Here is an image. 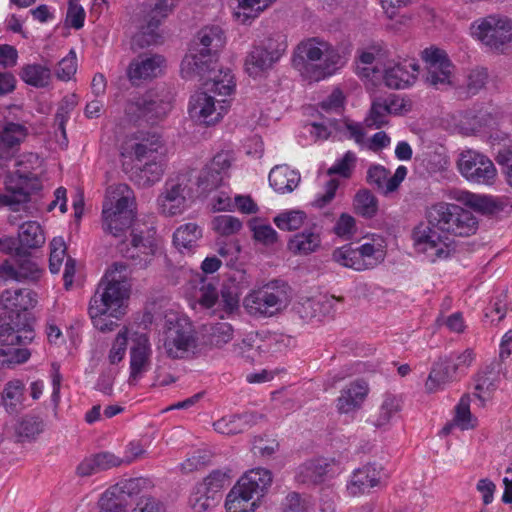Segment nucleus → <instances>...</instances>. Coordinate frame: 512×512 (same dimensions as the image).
Segmentation results:
<instances>
[{
  "label": "nucleus",
  "mask_w": 512,
  "mask_h": 512,
  "mask_svg": "<svg viewBox=\"0 0 512 512\" xmlns=\"http://www.w3.org/2000/svg\"><path fill=\"white\" fill-rule=\"evenodd\" d=\"M356 154L352 151H347L342 158L328 169V175H339L343 178H350L356 164Z\"/></svg>",
  "instance_id": "nucleus-53"
},
{
  "label": "nucleus",
  "mask_w": 512,
  "mask_h": 512,
  "mask_svg": "<svg viewBox=\"0 0 512 512\" xmlns=\"http://www.w3.org/2000/svg\"><path fill=\"white\" fill-rule=\"evenodd\" d=\"M406 175L407 168L405 166H399L395 173L390 176V172L384 166L376 164L368 168L366 181L384 194H389L398 189Z\"/></svg>",
  "instance_id": "nucleus-21"
},
{
  "label": "nucleus",
  "mask_w": 512,
  "mask_h": 512,
  "mask_svg": "<svg viewBox=\"0 0 512 512\" xmlns=\"http://www.w3.org/2000/svg\"><path fill=\"white\" fill-rule=\"evenodd\" d=\"M190 296L202 307L211 308L218 299V292L211 281L198 275L190 281Z\"/></svg>",
  "instance_id": "nucleus-31"
},
{
  "label": "nucleus",
  "mask_w": 512,
  "mask_h": 512,
  "mask_svg": "<svg viewBox=\"0 0 512 512\" xmlns=\"http://www.w3.org/2000/svg\"><path fill=\"white\" fill-rule=\"evenodd\" d=\"M122 157L132 158L137 162L166 156L165 143L162 136L150 130H138L128 136L121 146Z\"/></svg>",
  "instance_id": "nucleus-13"
},
{
  "label": "nucleus",
  "mask_w": 512,
  "mask_h": 512,
  "mask_svg": "<svg viewBox=\"0 0 512 512\" xmlns=\"http://www.w3.org/2000/svg\"><path fill=\"white\" fill-rule=\"evenodd\" d=\"M356 214L371 219L378 212V199L367 189L359 190L353 200Z\"/></svg>",
  "instance_id": "nucleus-42"
},
{
  "label": "nucleus",
  "mask_w": 512,
  "mask_h": 512,
  "mask_svg": "<svg viewBox=\"0 0 512 512\" xmlns=\"http://www.w3.org/2000/svg\"><path fill=\"white\" fill-rule=\"evenodd\" d=\"M397 102L398 99L396 97L374 100L364 119L366 127L380 129L387 125L389 123V115L392 109L397 105Z\"/></svg>",
  "instance_id": "nucleus-28"
},
{
  "label": "nucleus",
  "mask_w": 512,
  "mask_h": 512,
  "mask_svg": "<svg viewBox=\"0 0 512 512\" xmlns=\"http://www.w3.org/2000/svg\"><path fill=\"white\" fill-rule=\"evenodd\" d=\"M273 481L272 473L265 468H254L246 472L237 483L256 501L265 496Z\"/></svg>",
  "instance_id": "nucleus-24"
},
{
  "label": "nucleus",
  "mask_w": 512,
  "mask_h": 512,
  "mask_svg": "<svg viewBox=\"0 0 512 512\" xmlns=\"http://www.w3.org/2000/svg\"><path fill=\"white\" fill-rule=\"evenodd\" d=\"M38 164L37 154L27 153L20 157L16 163L18 169L5 177V193H0V206H9L16 210L15 206L29 202L33 194L42 190L40 177L32 172Z\"/></svg>",
  "instance_id": "nucleus-5"
},
{
  "label": "nucleus",
  "mask_w": 512,
  "mask_h": 512,
  "mask_svg": "<svg viewBox=\"0 0 512 512\" xmlns=\"http://www.w3.org/2000/svg\"><path fill=\"white\" fill-rule=\"evenodd\" d=\"M88 313L93 326L101 332H111L118 327L117 320L123 313H112L98 305L89 304Z\"/></svg>",
  "instance_id": "nucleus-38"
},
{
  "label": "nucleus",
  "mask_w": 512,
  "mask_h": 512,
  "mask_svg": "<svg viewBox=\"0 0 512 512\" xmlns=\"http://www.w3.org/2000/svg\"><path fill=\"white\" fill-rule=\"evenodd\" d=\"M369 393V385L362 379L355 380L340 391L336 400L339 413L349 414L362 408Z\"/></svg>",
  "instance_id": "nucleus-20"
},
{
  "label": "nucleus",
  "mask_w": 512,
  "mask_h": 512,
  "mask_svg": "<svg viewBox=\"0 0 512 512\" xmlns=\"http://www.w3.org/2000/svg\"><path fill=\"white\" fill-rule=\"evenodd\" d=\"M457 199L474 210L483 213L490 212L494 207L493 201L490 197L477 195L471 192H462L461 196Z\"/></svg>",
  "instance_id": "nucleus-60"
},
{
  "label": "nucleus",
  "mask_w": 512,
  "mask_h": 512,
  "mask_svg": "<svg viewBox=\"0 0 512 512\" xmlns=\"http://www.w3.org/2000/svg\"><path fill=\"white\" fill-rule=\"evenodd\" d=\"M460 174L470 183L492 186L497 180V169L492 160L477 151L461 152L457 161Z\"/></svg>",
  "instance_id": "nucleus-12"
},
{
  "label": "nucleus",
  "mask_w": 512,
  "mask_h": 512,
  "mask_svg": "<svg viewBox=\"0 0 512 512\" xmlns=\"http://www.w3.org/2000/svg\"><path fill=\"white\" fill-rule=\"evenodd\" d=\"M251 230L253 232L254 239L266 246L273 245L278 240V233L269 224L255 222L254 224H251Z\"/></svg>",
  "instance_id": "nucleus-64"
},
{
  "label": "nucleus",
  "mask_w": 512,
  "mask_h": 512,
  "mask_svg": "<svg viewBox=\"0 0 512 512\" xmlns=\"http://www.w3.org/2000/svg\"><path fill=\"white\" fill-rule=\"evenodd\" d=\"M457 199L474 210L483 213L490 212L494 207L493 201L490 197L477 195L471 192H462L461 196Z\"/></svg>",
  "instance_id": "nucleus-61"
},
{
  "label": "nucleus",
  "mask_w": 512,
  "mask_h": 512,
  "mask_svg": "<svg viewBox=\"0 0 512 512\" xmlns=\"http://www.w3.org/2000/svg\"><path fill=\"white\" fill-rule=\"evenodd\" d=\"M43 431V421L35 416H25L18 424L17 432L21 437L36 438Z\"/></svg>",
  "instance_id": "nucleus-63"
},
{
  "label": "nucleus",
  "mask_w": 512,
  "mask_h": 512,
  "mask_svg": "<svg viewBox=\"0 0 512 512\" xmlns=\"http://www.w3.org/2000/svg\"><path fill=\"white\" fill-rule=\"evenodd\" d=\"M421 57L426 68L425 81L429 86L441 89L451 84L453 64L444 50L431 46L421 52Z\"/></svg>",
  "instance_id": "nucleus-14"
},
{
  "label": "nucleus",
  "mask_w": 512,
  "mask_h": 512,
  "mask_svg": "<svg viewBox=\"0 0 512 512\" xmlns=\"http://www.w3.org/2000/svg\"><path fill=\"white\" fill-rule=\"evenodd\" d=\"M419 73V65L414 61L389 62L383 71L384 84L391 89H406L412 86Z\"/></svg>",
  "instance_id": "nucleus-17"
},
{
  "label": "nucleus",
  "mask_w": 512,
  "mask_h": 512,
  "mask_svg": "<svg viewBox=\"0 0 512 512\" xmlns=\"http://www.w3.org/2000/svg\"><path fill=\"white\" fill-rule=\"evenodd\" d=\"M166 68V59L160 54H140L133 59L126 70L130 83L139 86L161 76Z\"/></svg>",
  "instance_id": "nucleus-15"
},
{
  "label": "nucleus",
  "mask_w": 512,
  "mask_h": 512,
  "mask_svg": "<svg viewBox=\"0 0 512 512\" xmlns=\"http://www.w3.org/2000/svg\"><path fill=\"white\" fill-rule=\"evenodd\" d=\"M66 245L61 237H55L50 242L49 269L52 274H57L66 256Z\"/></svg>",
  "instance_id": "nucleus-54"
},
{
  "label": "nucleus",
  "mask_w": 512,
  "mask_h": 512,
  "mask_svg": "<svg viewBox=\"0 0 512 512\" xmlns=\"http://www.w3.org/2000/svg\"><path fill=\"white\" fill-rule=\"evenodd\" d=\"M121 465L123 461L120 457L111 452H100L83 459L76 472L81 477H88Z\"/></svg>",
  "instance_id": "nucleus-25"
},
{
  "label": "nucleus",
  "mask_w": 512,
  "mask_h": 512,
  "mask_svg": "<svg viewBox=\"0 0 512 512\" xmlns=\"http://www.w3.org/2000/svg\"><path fill=\"white\" fill-rule=\"evenodd\" d=\"M19 282L29 280L37 281L41 278L43 270L30 258L17 259Z\"/></svg>",
  "instance_id": "nucleus-57"
},
{
  "label": "nucleus",
  "mask_w": 512,
  "mask_h": 512,
  "mask_svg": "<svg viewBox=\"0 0 512 512\" xmlns=\"http://www.w3.org/2000/svg\"><path fill=\"white\" fill-rule=\"evenodd\" d=\"M206 331L209 343L216 347H221L231 341L234 333L231 324L227 322L209 324Z\"/></svg>",
  "instance_id": "nucleus-44"
},
{
  "label": "nucleus",
  "mask_w": 512,
  "mask_h": 512,
  "mask_svg": "<svg viewBox=\"0 0 512 512\" xmlns=\"http://www.w3.org/2000/svg\"><path fill=\"white\" fill-rule=\"evenodd\" d=\"M219 171L211 169V165H206L200 172L197 180V185L204 192H210L218 188L224 179Z\"/></svg>",
  "instance_id": "nucleus-52"
},
{
  "label": "nucleus",
  "mask_w": 512,
  "mask_h": 512,
  "mask_svg": "<svg viewBox=\"0 0 512 512\" xmlns=\"http://www.w3.org/2000/svg\"><path fill=\"white\" fill-rule=\"evenodd\" d=\"M292 63L307 79L320 81L335 74L344 66L346 59L331 43L311 37L296 46Z\"/></svg>",
  "instance_id": "nucleus-3"
},
{
  "label": "nucleus",
  "mask_w": 512,
  "mask_h": 512,
  "mask_svg": "<svg viewBox=\"0 0 512 512\" xmlns=\"http://www.w3.org/2000/svg\"><path fill=\"white\" fill-rule=\"evenodd\" d=\"M285 34H270L253 46L246 57L245 70L253 78L261 77L270 70L287 50Z\"/></svg>",
  "instance_id": "nucleus-9"
},
{
  "label": "nucleus",
  "mask_w": 512,
  "mask_h": 512,
  "mask_svg": "<svg viewBox=\"0 0 512 512\" xmlns=\"http://www.w3.org/2000/svg\"><path fill=\"white\" fill-rule=\"evenodd\" d=\"M306 214L303 211H288L274 218L275 225L285 231L298 230L304 224Z\"/></svg>",
  "instance_id": "nucleus-51"
},
{
  "label": "nucleus",
  "mask_w": 512,
  "mask_h": 512,
  "mask_svg": "<svg viewBox=\"0 0 512 512\" xmlns=\"http://www.w3.org/2000/svg\"><path fill=\"white\" fill-rule=\"evenodd\" d=\"M212 228L222 236H230L242 229V222L232 215H219L213 218Z\"/></svg>",
  "instance_id": "nucleus-50"
},
{
  "label": "nucleus",
  "mask_w": 512,
  "mask_h": 512,
  "mask_svg": "<svg viewBox=\"0 0 512 512\" xmlns=\"http://www.w3.org/2000/svg\"><path fill=\"white\" fill-rule=\"evenodd\" d=\"M146 121L155 122L167 115L171 109V103L161 99L158 95L149 92V104L146 105Z\"/></svg>",
  "instance_id": "nucleus-49"
},
{
  "label": "nucleus",
  "mask_w": 512,
  "mask_h": 512,
  "mask_svg": "<svg viewBox=\"0 0 512 512\" xmlns=\"http://www.w3.org/2000/svg\"><path fill=\"white\" fill-rule=\"evenodd\" d=\"M219 500L206 492H200V486L195 487V491L189 498V504L194 512H207L214 507Z\"/></svg>",
  "instance_id": "nucleus-55"
},
{
  "label": "nucleus",
  "mask_w": 512,
  "mask_h": 512,
  "mask_svg": "<svg viewBox=\"0 0 512 512\" xmlns=\"http://www.w3.org/2000/svg\"><path fill=\"white\" fill-rule=\"evenodd\" d=\"M383 469L376 464H366L355 469L346 485V491L350 496L356 497L370 492L381 484Z\"/></svg>",
  "instance_id": "nucleus-18"
},
{
  "label": "nucleus",
  "mask_w": 512,
  "mask_h": 512,
  "mask_svg": "<svg viewBox=\"0 0 512 512\" xmlns=\"http://www.w3.org/2000/svg\"><path fill=\"white\" fill-rule=\"evenodd\" d=\"M25 384L20 379L8 381L3 389L1 399L2 404L9 414L18 412V407L24 400Z\"/></svg>",
  "instance_id": "nucleus-34"
},
{
  "label": "nucleus",
  "mask_w": 512,
  "mask_h": 512,
  "mask_svg": "<svg viewBox=\"0 0 512 512\" xmlns=\"http://www.w3.org/2000/svg\"><path fill=\"white\" fill-rule=\"evenodd\" d=\"M19 75L26 84L36 88L47 87L52 78L50 68L41 64H27L21 68Z\"/></svg>",
  "instance_id": "nucleus-36"
},
{
  "label": "nucleus",
  "mask_w": 512,
  "mask_h": 512,
  "mask_svg": "<svg viewBox=\"0 0 512 512\" xmlns=\"http://www.w3.org/2000/svg\"><path fill=\"white\" fill-rule=\"evenodd\" d=\"M125 497L114 485L110 486L100 497L98 505L99 511L121 512L124 507Z\"/></svg>",
  "instance_id": "nucleus-46"
},
{
  "label": "nucleus",
  "mask_w": 512,
  "mask_h": 512,
  "mask_svg": "<svg viewBox=\"0 0 512 512\" xmlns=\"http://www.w3.org/2000/svg\"><path fill=\"white\" fill-rule=\"evenodd\" d=\"M152 348L146 335L139 336L130 348V374L128 382L135 385L151 368Z\"/></svg>",
  "instance_id": "nucleus-19"
},
{
  "label": "nucleus",
  "mask_w": 512,
  "mask_h": 512,
  "mask_svg": "<svg viewBox=\"0 0 512 512\" xmlns=\"http://www.w3.org/2000/svg\"><path fill=\"white\" fill-rule=\"evenodd\" d=\"M454 424L461 430H469L475 427L476 419H473L470 412V399L462 396L455 407Z\"/></svg>",
  "instance_id": "nucleus-48"
},
{
  "label": "nucleus",
  "mask_w": 512,
  "mask_h": 512,
  "mask_svg": "<svg viewBox=\"0 0 512 512\" xmlns=\"http://www.w3.org/2000/svg\"><path fill=\"white\" fill-rule=\"evenodd\" d=\"M455 374V372H452L451 366L446 360L441 363H436L425 382L426 391L433 393L443 389L444 386L453 379Z\"/></svg>",
  "instance_id": "nucleus-39"
},
{
  "label": "nucleus",
  "mask_w": 512,
  "mask_h": 512,
  "mask_svg": "<svg viewBox=\"0 0 512 512\" xmlns=\"http://www.w3.org/2000/svg\"><path fill=\"white\" fill-rule=\"evenodd\" d=\"M398 410L397 399L393 396L386 397L380 406L377 418L373 421V425L378 428L386 426Z\"/></svg>",
  "instance_id": "nucleus-58"
},
{
  "label": "nucleus",
  "mask_w": 512,
  "mask_h": 512,
  "mask_svg": "<svg viewBox=\"0 0 512 512\" xmlns=\"http://www.w3.org/2000/svg\"><path fill=\"white\" fill-rule=\"evenodd\" d=\"M35 337L33 328L24 314L9 315L0 321V343L7 346H22L32 342Z\"/></svg>",
  "instance_id": "nucleus-16"
},
{
  "label": "nucleus",
  "mask_w": 512,
  "mask_h": 512,
  "mask_svg": "<svg viewBox=\"0 0 512 512\" xmlns=\"http://www.w3.org/2000/svg\"><path fill=\"white\" fill-rule=\"evenodd\" d=\"M229 483L230 477L228 471L217 469L212 471L203 482L198 485L200 486V492H206L217 500H220L221 492Z\"/></svg>",
  "instance_id": "nucleus-41"
},
{
  "label": "nucleus",
  "mask_w": 512,
  "mask_h": 512,
  "mask_svg": "<svg viewBox=\"0 0 512 512\" xmlns=\"http://www.w3.org/2000/svg\"><path fill=\"white\" fill-rule=\"evenodd\" d=\"M225 34H203L193 41L181 62L184 79L199 77L204 80L205 91L191 96L188 112L192 119L205 125L219 122L227 113L229 101L225 98L235 89L234 76L230 69L222 70L218 63V51L225 46Z\"/></svg>",
  "instance_id": "nucleus-1"
},
{
  "label": "nucleus",
  "mask_w": 512,
  "mask_h": 512,
  "mask_svg": "<svg viewBox=\"0 0 512 512\" xmlns=\"http://www.w3.org/2000/svg\"><path fill=\"white\" fill-rule=\"evenodd\" d=\"M290 302V287L281 280H272L250 290L243 299V307L255 319H266L280 314Z\"/></svg>",
  "instance_id": "nucleus-6"
},
{
  "label": "nucleus",
  "mask_w": 512,
  "mask_h": 512,
  "mask_svg": "<svg viewBox=\"0 0 512 512\" xmlns=\"http://www.w3.org/2000/svg\"><path fill=\"white\" fill-rule=\"evenodd\" d=\"M457 199L474 210L483 213L490 212L494 207L493 201L490 197L477 195L471 192H462L461 196Z\"/></svg>",
  "instance_id": "nucleus-62"
},
{
  "label": "nucleus",
  "mask_w": 512,
  "mask_h": 512,
  "mask_svg": "<svg viewBox=\"0 0 512 512\" xmlns=\"http://www.w3.org/2000/svg\"><path fill=\"white\" fill-rule=\"evenodd\" d=\"M166 170V156L144 160L132 173V180L139 187L149 188L160 182Z\"/></svg>",
  "instance_id": "nucleus-23"
},
{
  "label": "nucleus",
  "mask_w": 512,
  "mask_h": 512,
  "mask_svg": "<svg viewBox=\"0 0 512 512\" xmlns=\"http://www.w3.org/2000/svg\"><path fill=\"white\" fill-rule=\"evenodd\" d=\"M127 268L123 262H116L106 274L111 277L107 283H101L90 300L91 305H98L112 313H125L124 302L129 297V289L124 281L115 279V272H123Z\"/></svg>",
  "instance_id": "nucleus-11"
},
{
  "label": "nucleus",
  "mask_w": 512,
  "mask_h": 512,
  "mask_svg": "<svg viewBox=\"0 0 512 512\" xmlns=\"http://www.w3.org/2000/svg\"><path fill=\"white\" fill-rule=\"evenodd\" d=\"M136 217L135 195L125 183L110 185L102 207V225L114 237L123 236Z\"/></svg>",
  "instance_id": "nucleus-4"
},
{
  "label": "nucleus",
  "mask_w": 512,
  "mask_h": 512,
  "mask_svg": "<svg viewBox=\"0 0 512 512\" xmlns=\"http://www.w3.org/2000/svg\"><path fill=\"white\" fill-rule=\"evenodd\" d=\"M300 182V174L286 165L275 166L269 173L270 186L278 193L292 192Z\"/></svg>",
  "instance_id": "nucleus-30"
},
{
  "label": "nucleus",
  "mask_w": 512,
  "mask_h": 512,
  "mask_svg": "<svg viewBox=\"0 0 512 512\" xmlns=\"http://www.w3.org/2000/svg\"><path fill=\"white\" fill-rule=\"evenodd\" d=\"M257 507L258 501L237 482L227 494L225 501L227 512H254Z\"/></svg>",
  "instance_id": "nucleus-33"
},
{
  "label": "nucleus",
  "mask_w": 512,
  "mask_h": 512,
  "mask_svg": "<svg viewBox=\"0 0 512 512\" xmlns=\"http://www.w3.org/2000/svg\"><path fill=\"white\" fill-rule=\"evenodd\" d=\"M149 104V92L135 96L126 102L124 113L130 122L146 121L145 108Z\"/></svg>",
  "instance_id": "nucleus-47"
},
{
  "label": "nucleus",
  "mask_w": 512,
  "mask_h": 512,
  "mask_svg": "<svg viewBox=\"0 0 512 512\" xmlns=\"http://www.w3.org/2000/svg\"><path fill=\"white\" fill-rule=\"evenodd\" d=\"M321 235L314 227L295 233L288 241L287 248L294 255L307 256L321 247Z\"/></svg>",
  "instance_id": "nucleus-26"
},
{
  "label": "nucleus",
  "mask_w": 512,
  "mask_h": 512,
  "mask_svg": "<svg viewBox=\"0 0 512 512\" xmlns=\"http://www.w3.org/2000/svg\"><path fill=\"white\" fill-rule=\"evenodd\" d=\"M77 58L74 49H71L69 53L62 58L56 68V77L61 81H69L77 71Z\"/></svg>",
  "instance_id": "nucleus-56"
},
{
  "label": "nucleus",
  "mask_w": 512,
  "mask_h": 512,
  "mask_svg": "<svg viewBox=\"0 0 512 512\" xmlns=\"http://www.w3.org/2000/svg\"><path fill=\"white\" fill-rule=\"evenodd\" d=\"M262 415L244 413L241 415H229L220 418L213 423L214 430L223 435H235L242 433L247 428L255 425Z\"/></svg>",
  "instance_id": "nucleus-27"
},
{
  "label": "nucleus",
  "mask_w": 512,
  "mask_h": 512,
  "mask_svg": "<svg viewBox=\"0 0 512 512\" xmlns=\"http://www.w3.org/2000/svg\"><path fill=\"white\" fill-rule=\"evenodd\" d=\"M471 29H476L478 32H510L512 19L502 14H491L474 21Z\"/></svg>",
  "instance_id": "nucleus-40"
},
{
  "label": "nucleus",
  "mask_w": 512,
  "mask_h": 512,
  "mask_svg": "<svg viewBox=\"0 0 512 512\" xmlns=\"http://www.w3.org/2000/svg\"><path fill=\"white\" fill-rule=\"evenodd\" d=\"M18 240L23 249H36L45 243V234L36 221H27L19 227Z\"/></svg>",
  "instance_id": "nucleus-35"
},
{
  "label": "nucleus",
  "mask_w": 512,
  "mask_h": 512,
  "mask_svg": "<svg viewBox=\"0 0 512 512\" xmlns=\"http://www.w3.org/2000/svg\"><path fill=\"white\" fill-rule=\"evenodd\" d=\"M27 128L18 123H7L0 132V159H9L11 149L18 146L26 137Z\"/></svg>",
  "instance_id": "nucleus-32"
},
{
  "label": "nucleus",
  "mask_w": 512,
  "mask_h": 512,
  "mask_svg": "<svg viewBox=\"0 0 512 512\" xmlns=\"http://www.w3.org/2000/svg\"><path fill=\"white\" fill-rule=\"evenodd\" d=\"M386 248L383 237L373 236L358 247L345 244L334 249L331 259L340 266L361 272L379 266L386 257Z\"/></svg>",
  "instance_id": "nucleus-7"
},
{
  "label": "nucleus",
  "mask_w": 512,
  "mask_h": 512,
  "mask_svg": "<svg viewBox=\"0 0 512 512\" xmlns=\"http://www.w3.org/2000/svg\"><path fill=\"white\" fill-rule=\"evenodd\" d=\"M180 0H155L153 6L145 14L142 28L155 32L167 17L173 13Z\"/></svg>",
  "instance_id": "nucleus-29"
},
{
  "label": "nucleus",
  "mask_w": 512,
  "mask_h": 512,
  "mask_svg": "<svg viewBox=\"0 0 512 512\" xmlns=\"http://www.w3.org/2000/svg\"><path fill=\"white\" fill-rule=\"evenodd\" d=\"M477 39L492 52L512 51V34H475Z\"/></svg>",
  "instance_id": "nucleus-45"
},
{
  "label": "nucleus",
  "mask_w": 512,
  "mask_h": 512,
  "mask_svg": "<svg viewBox=\"0 0 512 512\" xmlns=\"http://www.w3.org/2000/svg\"><path fill=\"white\" fill-rule=\"evenodd\" d=\"M427 224L413 230L416 250L431 262L450 258L456 252L451 236L468 237L476 233L478 220L468 209L454 203L438 202L426 210Z\"/></svg>",
  "instance_id": "nucleus-2"
},
{
  "label": "nucleus",
  "mask_w": 512,
  "mask_h": 512,
  "mask_svg": "<svg viewBox=\"0 0 512 512\" xmlns=\"http://www.w3.org/2000/svg\"><path fill=\"white\" fill-rule=\"evenodd\" d=\"M201 237L202 230L196 223H186L174 232L173 243L181 252L191 251Z\"/></svg>",
  "instance_id": "nucleus-37"
},
{
  "label": "nucleus",
  "mask_w": 512,
  "mask_h": 512,
  "mask_svg": "<svg viewBox=\"0 0 512 512\" xmlns=\"http://www.w3.org/2000/svg\"><path fill=\"white\" fill-rule=\"evenodd\" d=\"M321 306L318 301L305 299L295 305L294 311L304 322H310L314 319L320 320Z\"/></svg>",
  "instance_id": "nucleus-59"
},
{
  "label": "nucleus",
  "mask_w": 512,
  "mask_h": 512,
  "mask_svg": "<svg viewBox=\"0 0 512 512\" xmlns=\"http://www.w3.org/2000/svg\"><path fill=\"white\" fill-rule=\"evenodd\" d=\"M163 348L171 359H182L196 347L193 324L186 317H170L165 322Z\"/></svg>",
  "instance_id": "nucleus-10"
},
{
  "label": "nucleus",
  "mask_w": 512,
  "mask_h": 512,
  "mask_svg": "<svg viewBox=\"0 0 512 512\" xmlns=\"http://www.w3.org/2000/svg\"><path fill=\"white\" fill-rule=\"evenodd\" d=\"M193 170L178 173L174 179H168L157 197V207L161 215L173 217L182 215L190 206L192 188L190 186Z\"/></svg>",
  "instance_id": "nucleus-8"
},
{
  "label": "nucleus",
  "mask_w": 512,
  "mask_h": 512,
  "mask_svg": "<svg viewBox=\"0 0 512 512\" xmlns=\"http://www.w3.org/2000/svg\"><path fill=\"white\" fill-rule=\"evenodd\" d=\"M38 302V295L30 289L5 290L0 294V307L16 316L23 311L33 309Z\"/></svg>",
  "instance_id": "nucleus-22"
},
{
  "label": "nucleus",
  "mask_w": 512,
  "mask_h": 512,
  "mask_svg": "<svg viewBox=\"0 0 512 512\" xmlns=\"http://www.w3.org/2000/svg\"><path fill=\"white\" fill-rule=\"evenodd\" d=\"M78 104V97L76 94H70L62 98L61 102L59 103V106L57 108V112L55 114V125L57 126L58 130L61 132L64 140L67 141V135H66V123L70 118V114L73 111V109Z\"/></svg>",
  "instance_id": "nucleus-43"
}]
</instances>
